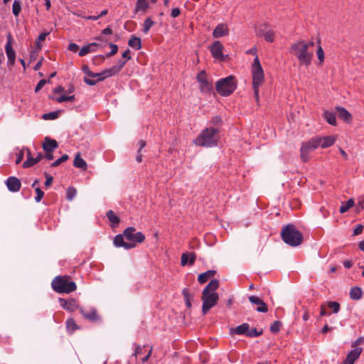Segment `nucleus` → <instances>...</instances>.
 I'll use <instances>...</instances> for the list:
<instances>
[{
    "label": "nucleus",
    "instance_id": "39448f33",
    "mask_svg": "<svg viewBox=\"0 0 364 364\" xmlns=\"http://www.w3.org/2000/svg\"><path fill=\"white\" fill-rule=\"evenodd\" d=\"M251 73L252 77V88L254 90V97L255 101L258 103L259 99V87L263 84L264 81V75L262 67L260 64L257 55H256L252 64Z\"/></svg>",
    "mask_w": 364,
    "mask_h": 364
},
{
    "label": "nucleus",
    "instance_id": "72a5a7b5",
    "mask_svg": "<svg viewBox=\"0 0 364 364\" xmlns=\"http://www.w3.org/2000/svg\"><path fill=\"white\" fill-rule=\"evenodd\" d=\"M182 294H183L186 306L188 308H191V298H192V295H191L189 289L187 288L183 289Z\"/></svg>",
    "mask_w": 364,
    "mask_h": 364
},
{
    "label": "nucleus",
    "instance_id": "49530a36",
    "mask_svg": "<svg viewBox=\"0 0 364 364\" xmlns=\"http://www.w3.org/2000/svg\"><path fill=\"white\" fill-rule=\"evenodd\" d=\"M68 159V156L67 154L63 155L60 158L55 160L54 162L51 164L52 167H56L59 166L61 163L66 161Z\"/></svg>",
    "mask_w": 364,
    "mask_h": 364
},
{
    "label": "nucleus",
    "instance_id": "9b49d317",
    "mask_svg": "<svg viewBox=\"0 0 364 364\" xmlns=\"http://www.w3.org/2000/svg\"><path fill=\"white\" fill-rule=\"evenodd\" d=\"M196 79L199 83V90L202 93H210L213 91V82L208 80L207 74L204 70L200 71L197 75Z\"/></svg>",
    "mask_w": 364,
    "mask_h": 364
},
{
    "label": "nucleus",
    "instance_id": "4be33fe9",
    "mask_svg": "<svg viewBox=\"0 0 364 364\" xmlns=\"http://www.w3.org/2000/svg\"><path fill=\"white\" fill-rule=\"evenodd\" d=\"M196 255L194 252H186L181 255V264L185 266L186 264L193 265L196 261Z\"/></svg>",
    "mask_w": 364,
    "mask_h": 364
},
{
    "label": "nucleus",
    "instance_id": "2eb2a0df",
    "mask_svg": "<svg viewBox=\"0 0 364 364\" xmlns=\"http://www.w3.org/2000/svg\"><path fill=\"white\" fill-rule=\"evenodd\" d=\"M80 311L83 317L90 321H96L100 319L97 310L94 307L80 308Z\"/></svg>",
    "mask_w": 364,
    "mask_h": 364
},
{
    "label": "nucleus",
    "instance_id": "ddd939ff",
    "mask_svg": "<svg viewBox=\"0 0 364 364\" xmlns=\"http://www.w3.org/2000/svg\"><path fill=\"white\" fill-rule=\"evenodd\" d=\"M317 147H321L326 149L331 146L336 141V139L333 136H316L314 137Z\"/></svg>",
    "mask_w": 364,
    "mask_h": 364
},
{
    "label": "nucleus",
    "instance_id": "a18cd8bd",
    "mask_svg": "<svg viewBox=\"0 0 364 364\" xmlns=\"http://www.w3.org/2000/svg\"><path fill=\"white\" fill-rule=\"evenodd\" d=\"M282 326V323L279 321H274L270 326V331L273 333H277L279 331Z\"/></svg>",
    "mask_w": 364,
    "mask_h": 364
},
{
    "label": "nucleus",
    "instance_id": "9d476101",
    "mask_svg": "<svg viewBox=\"0 0 364 364\" xmlns=\"http://www.w3.org/2000/svg\"><path fill=\"white\" fill-rule=\"evenodd\" d=\"M317 144L315 142L314 137L309 141L303 142L300 149V157L303 162H306L310 159V154L316 149Z\"/></svg>",
    "mask_w": 364,
    "mask_h": 364
},
{
    "label": "nucleus",
    "instance_id": "412c9836",
    "mask_svg": "<svg viewBox=\"0 0 364 364\" xmlns=\"http://www.w3.org/2000/svg\"><path fill=\"white\" fill-rule=\"evenodd\" d=\"M58 146V142L53 139L46 137L43 144V149L44 151L53 152V151Z\"/></svg>",
    "mask_w": 364,
    "mask_h": 364
},
{
    "label": "nucleus",
    "instance_id": "4d7b16f0",
    "mask_svg": "<svg viewBox=\"0 0 364 364\" xmlns=\"http://www.w3.org/2000/svg\"><path fill=\"white\" fill-rule=\"evenodd\" d=\"M68 48L71 52L76 53L79 50V46L75 43H71L69 44Z\"/></svg>",
    "mask_w": 364,
    "mask_h": 364
},
{
    "label": "nucleus",
    "instance_id": "f704fd0d",
    "mask_svg": "<svg viewBox=\"0 0 364 364\" xmlns=\"http://www.w3.org/2000/svg\"><path fill=\"white\" fill-rule=\"evenodd\" d=\"M354 205V201L353 199L348 200L346 203L343 204L340 207V213H344L348 211L351 207Z\"/></svg>",
    "mask_w": 364,
    "mask_h": 364
},
{
    "label": "nucleus",
    "instance_id": "dca6fc26",
    "mask_svg": "<svg viewBox=\"0 0 364 364\" xmlns=\"http://www.w3.org/2000/svg\"><path fill=\"white\" fill-rule=\"evenodd\" d=\"M7 188L11 192H18L21 187V181L15 176H9L5 181Z\"/></svg>",
    "mask_w": 364,
    "mask_h": 364
},
{
    "label": "nucleus",
    "instance_id": "8fccbe9b",
    "mask_svg": "<svg viewBox=\"0 0 364 364\" xmlns=\"http://www.w3.org/2000/svg\"><path fill=\"white\" fill-rule=\"evenodd\" d=\"M36 196L35 200L37 203L40 202L44 196V192L38 187H36Z\"/></svg>",
    "mask_w": 364,
    "mask_h": 364
},
{
    "label": "nucleus",
    "instance_id": "79ce46f5",
    "mask_svg": "<svg viewBox=\"0 0 364 364\" xmlns=\"http://www.w3.org/2000/svg\"><path fill=\"white\" fill-rule=\"evenodd\" d=\"M77 191L73 187H69L66 193V198L68 200H72L76 196Z\"/></svg>",
    "mask_w": 364,
    "mask_h": 364
},
{
    "label": "nucleus",
    "instance_id": "864d4df0",
    "mask_svg": "<svg viewBox=\"0 0 364 364\" xmlns=\"http://www.w3.org/2000/svg\"><path fill=\"white\" fill-rule=\"evenodd\" d=\"M145 348V346H144L143 347L139 346V345H136V348H135V351L133 354V355H134L135 357L141 355L143 353V348Z\"/></svg>",
    "mask_w": 364,
    "mask_h": 364
},
{
    "label": "nucleus",
    "instance_id": "a211bd4d",
    "mask_svg": "<svg viewBox=\"0 0 364 364\" xmlns=\"http://www.w3.org/2000/svg\"><path fill=\"white\" fill-rule=\"evenodd\" d=\"M229 34V28L227 24L219 23L213 30V36L215 38L226 36Z\"/></svg>",
    "mask_w": 364,
    "mask_h": 364
},
{
    "label": "nucleus",
    "instance_id": "c756f323",
    "mask_svg": "<svg viewBox=\"0 0 364 364\" xmlns=\"http://www.w3.org/2000/svg\"><path fill=\"white\" fill-rule=\"evenodd\" d=\"M66 328L70 333H73L79 326L73 318H69L66 321Z\"/></svg>",
    "mask_w": 364,
    "mask_h": 364
},
{
    "label": "nucleus",
    "instance_id": "f8f14e48",
    "mask_svg": "<svg viewBox=\"0 0 364 364\" xmlns=\"http://www.w3.org/2000/svg\"><path fill=\"white\" fill-rule=\"evenodd\" d=\"M13 38L9 33L7 36V41L5 46V51L8 58V65H14L16 59V53L12 48Z\"/></svg>",
    "mask_w": 364,
    "mask_h": 364
},
{
    "label": "nucleus",
    "instance_id": "5701e85b",
    "mask_svg": "<svg viewBox=\"0 0 364 364\" xmlns=\"http://www.w3.org/2000/svg\"><path fill=\"white\" fill-rule=\"evenodd\" d=\"M336 109L339 118L343 119L346 122L351 121L352 115L347 109L341 107H337Z\"/></svg>",
    "mask_w": 364,
    "mask_h": 364
},
{
    "label": "nucleus",
    "instance_id": "5fc2aeb1",
    "mask_svg": "<svg viewBox=\"0 0 364 364\" xmlns=\"http://www.w3.org/2000/svg\"><path fill=\"white\" fill-rule=\"evenodd\" d=\"M211 124H213V125H218L220 124H221L222 122V119L220 116H215L213 117L212 119H211V121H210Z\"/></svg>",
    "mask_w": 364,
    "mask_h": 364
},
{
    "label": "nucleus",
    "instance_id": "f3484780",
    "mask_svg": "<svg viewBox=\"0 0 364 364\" xmlns=\"http://www.w3.org/2000/svg\"><path fill=\"white\" fill-rule=\"evenodd\" d=\"M60 306L68 311H74L78 309V304L75 299H70L68 300L64 299H59Z\"/></svg>",
    "mask_w": 364,
    "mask_h": 364
},
{
    "label": "nucleus",
    "instance_id": "473e14b6",
    "mask_svg": "<svg viewBox=\"0 0 364 364\" xmlns=\"http://www.w3.org/2000/svg\"><path fill=\"white\" fill-rule=\"evenodd\" d=\"M323 116L328 124L331 125H336V119L334 113L326 111L324 112Z\"/></svg>",
    "mask_w": 364,
    "mask_h": 364
},
{
    "label": "nucleus",
    "instance_id": "603ef678",
    "mask_svg": "<svg viewBox=\"0 0 364 364\" xmlns=\"http://www.w3.org/2000/svg\"><path fill=\"white\" fill-rule=\"evenodd\" d=\"M127 61L126 60H119L117 65H114L117 73H119V71L124 68L125 65Z\"/></svg>",
    "mask_w": 364,
    "mask_h": 364
},
{
    "label": "nucleus",
    "instance_id": "338daca9",
    "mask_svg": "<svg viewBox=\"0 0 364 364\" xmlns=\"http://www.w3.org/2000/svg\"><path fill=\"white\" fill-rule=\"evenodd\" d=\"M122 58L127 59V60H129L131 59V55H130V50L129 49L126 50L123 53H122Z\"/></svg>",
    "mask_w": 364,
    "mask_h": 364
},
{
    "label": "nucleus",
    "instance_id": "69168bd1",
    "mask_svg": "<svg viewBox=\"0 0 364 364\" xmlns=\"http://www.w3.org/2000/svg\"><path fill=\"white\" fill-rule=\"evenodd\" d=\"M330 314H331L330 313L326 312V309H325V305L322 304L321 306L320 316H323L330 315Z\"/></svg>",
    "mask_w": 364,
    "mask_h": 364
},
{
    "label": "nucleus",
    "instance_id": "cd10ccee",
    "mask_svg": "<svg viewBox=\"0 0 364 364\" xmlns=\"http://www.w3.org/2000/svg\"><path fill=\"white\" fill-rule=\"evenodd\" d=\"M37 164L36 158L31 156V153L29 149L27 150V159L23 162V167L26 168L31 167Z\"/></svg>",
    "mask_w": 364,
    "mask_h": 364
},
{
    "label": "nucleus",
    "instance_id": "f257e3e1",
    "mask_svg": "<svg viewBox=\"0 0 364 364\" xmlns=\"http://www.w3.org/2000/svg\"><path fill=\"white\" fill-rule=\"evenodd\" d=\"M145 240V235L141 232H136L133 227L126 228L123 234L117 235L114 238V244L116 247H123L126 250H130L136 246V243H141Z\"/></svg>",
    "mask_w": 364,
    "mask_h": 364
},
{
    "label": "nucleus",
    "instance_id": "1a4fd4ad",
    "mask_svg": "<svg viewBox=\"0 0 364 364\" xmlns=\"http://www.w3.org/2000/svg\"><path fill=\"white\" fill-rule=\"evenodd\" d=\"M360 345L364 346V336L358 338L351 343V347L353 349L348 353L343 361L344 364H354L355 361L359 358L363 352V348L359 347Z\"/></svg>",
    "mask_w": 364,
    "mask_h": 364
},
{
    "label": "nucleus",
    "instance_id": "a878e982",
    "mask_svg": "<svg viewBox=\"0 0 364 364\" xmlns=\"http://www.w3.org/2000/svg\"><path fill=\"white\" fill-rule=\"evenodd\" d=\"M249 328H250V325L247 323H244L237 326L234 329H232V331L237 335L247 336V333H248Z\"/></svg>",
    "mask_w": 364,
    "mask_h": 364
},
{
    "label": "nucleus",
    "instance_id": "423d86ee",
    "mask_svg": "<svg viewBox=\"0 0 364 364\" xmlns=\"http://www.w3.org/2000/svg\"><path fill=\"white\" fill-rule=\"evenodd\" d=\"M282 240L291 247H296L303 242V235L292 224L284 226L281 232Z\"/></svg>",
    "mask_w": 364,
    "mask_h": 364
},
{
    "label": "nucleus",
    "instance_id": "e2e57ef3",
    "mask_svg": "<svg viewBox=\"0 0 364 364\" xmlns=\"http://www.w3.org/2000/svg\"><path fill=\"white\" fill-rule=\"evenodd\" d=\"M363 227L361 225H358L353 230V235H358L363 232Z\"/></svg>",
    "mask_w": 364,
    "mask_h": 364
},
{
    "label": "nucleus",
    "instance_id": "37998d69",
    "mask_svg": "<svg viewBox=\"0 0 364 364\" xmlns=\"http://www.w3.org/2000/svg\"><path fill=\"white\" fill-rule=\"evenodd\" d=\"M140 147L138 149V154L136 157V160L137 162L141 163L142 161V154H141V151L142 149L146 146V141L144 140H140L139 142Z\"/></svg>",
    "mask_w": 364,
    "mask_h": 364
},
{
    "label": "nucleus",
    "instance_id": "f03ea898",
    "mask_svg": "<svg viewBox=\"0 0 364 364\" xmlns=\"http://www.w3.org/2000/svg\"><path fill=\"white\" fill-rule=\"evenodd\" d=\"M218 287V280L212 279L203 289L201 296L203 301L202 311L203 315H205L211 308L217 304L219 300V296L215 291Z\"/></svg>",
    "mask_w": 364,
    "mask_h": 364
},
{
    "label": "nucleus",
    "instance_id": "20e7f679",
    "mask_svg": "<svg viewBox=\"0 0 364 364\" xmlns=\"http://www.w3.org/2000/svg\"><path fill=\"white\" fill-rule=\"evenodd\" d=\"M218 128L208 127L203 129L194 140V144L199 146L213 147L218 146L219 141Z\"/></svg>",
    "mask_w": 364,
    "mask_h": 364
},
{
    "label": "nucleus",
    "instance_id": "4468645a",
    "mask_svg": "<svg viewBox=\"0 0 364 364\" xmlns=\"http://www.w3.org/2000/svg\"><path fill=\"white\" fill-rule=\"evenodd\" d=\"M224 49L223 45L218 41H215L210 47V51L215 59L224 60L225 58L223 53Z\"/></svg>",
    "mask_w": 364,
    "mask_h": 364
},
{
    "label": "nucleus",
    "instance_id": "6e6d98bb",
    "mask_svg": "<svg viewBox=\"0 0 364 364\" xmlns=\"http://www.w3.org/2000/svg\"><path fill=\"white\" fill-rule=\"evenodd\" d=\"M49 33V32L41 33L37 38L36 43L38 44L40 42L44 41L46 36H48Z\"/></svg>",
    "mask_w": 364,
    "mask_h": 364
},
{
    "label": "nucleus",
    "instance_id": "7c9ffc66",
    "mask_svg": "<svg viewBox=\"0 0 364 364\" xmlns=\"http://www.w3.org/2000/svg\"><path fill=\"white\" fill-rule=\"evenodd\" d=\"M118 73L116 70L115 68L112 66V68L109 69L104 70L102 72H101V75H104V76L102 78H98V80H103L104 79L111 77L113 75H117Z\"/></svg>",
    "mask_w": 364,
    "mask_h": 364
},
{
    "label": "nucleus",
    "instance_id": "680f3d73",
    "mask_svg": "<svg viewBox=\"0 0 364 364\" xmlns=\"http://www.w3.org/2000/svg\"><path fill=\"white\" fill-rule=\"evenodd\" d=\"M180 14H181L180 9L178 8H175L171 10V16L173 18H176L180 15Z\"/></svg>",
    "mask_w": 364,
    "mask_h": 364
},
{
    "label": "nucleus",
    "instance_id": "6ab92c4d",
    "mask_svg": "<svg viewBox=\"0 0 364 364\" xmlns=\"http://www.w3.org/2000/svg\"><path fill=\"white\" fill-rule=\"evenodd\" d=\"M250 301L257 306L256 310L259 312L266 313L268 311L267 304L259 297L255 296H250L249 297Z\"/></svg>",
    "mask_w": 364,
    "mask_h": 364
},
{
    "label": "nucleus",
    "instance_id": "c03bdc74",
    "mask_svg": "<svg viewBox=\"0 0 364 364\" xmlns=\"http://www.w3.org/2000/svg\"><path fill=\"white\" fill-rule=\"evenodd\" d=\"M262 334V330H261L260 331H258L255 328H253L251 329L249 328L247 336L250 337V338H255V337H258Z\"/></svg>",
    "mask_w": 364,
    "mask_h": 364
},
{
    "label": "nucleus",
    "instance_id": "0eeeda50",
    "mask_svg": "<svg viewBox=\"0 0 364 364\" xmlns=\"http://www.w3.org/2000/svg\"><path fill=\"white\" fill-rule=\"evenodd\" d=\"M69 276L55 277L51 283L53 289L59 294H69L76 290L77 286L74 282L69 281Z\"/></svg>",
    "mask_w": 364,
    "mask_h": 364
},
{
    "label": "nucleus",
    "instance_id": "2f4dec72",
    "mask_svg": "<svg viewBox=\"0 0 364 364\" xmlns=\"http://www.w3.org/2000/svg\"><path fill=\"white\" fill-rule=\"evenodd\" d=\"M107 218L113 225H117L119 223V218L113 210H109L107 213Z\"/></svg>",
    "mask_w": 364,
    "mask_h": 364
},
{
    "label": "nucleus",
    "instance_id": "052dcab7",
    "mask_svg": "<svg viewBox=\"0 0 364 364\" xmlns=\"http://www.w3.org/2000/svg\"><path fill=\"white\" fill-rule=\"evenodd\" d=\"M45 175H46V182H45V186L46 187H48V186H50L51 185V183L53 182V178L51 176H49L47 173H45Z\"/></svg>",
    "mask_w": 364,
    "mask_h": 364
},
{
    "label": "nucleus",
    "instance_id": "3c124183",
    "mask_svg": "<svg viewBox=\"0 0 364 364\" xmlns=\"http://www.w3.org/2000/svg\"><path fill=\"white\" fill-rule=\"evenodd\" d=\"M47 82L48 81L46 80H44V79L41 80L38 82V84H37V85H36V87L35 88V92H39L41 90V89L47 83Z\"/></svg>",
    "mask_w": 364,
    "mask_h": 364
},
{
    "label": "nucleus",
    "instance_id": "aec40b11",
    "mask_svg": "<svg viewBox=\"0 0 364 364\" xmlns=\"http://www.w3.org/2000/svg\"><path fill=\"white\" fill-rule=\"evenodd\" d=\"M100 47V45L97 43H91L85 46H83L79 51V55L82 57L90 53L96 52L98 48Z\"/></svg>",
    "mask_w": 364,
    "mask_h": 364
},
{
    "label": "nucleus",
    "instance_id": "7ed1b4c3",
    "mask_svg": "<svg viewBox=\"0 0 364 364\" xmlns=\"http://www.w3.org/2000/svg\"><path fill=\"white\" fill-rule=\"evenodd\" d=\"M310 46H314L313 41L306 43L304 41H300L291 47L290 52L298 58L301 65L309 66L311 63L313 53L308 51Z\"/></svg>",
    "mask_w": 364,
    "mask_h": 364
},
{
    "label": "nucleus",
    "instance_id": "a19ab883",
    "mask_svg": "<svg viewBox=\"0 0 364 364\" xmlns=\"http://www.w3.org/2000/svg\"><path fill=\"white\" fill-rule=\"evenodd\" d=\"M55 100L58 103H61L63 102H73L75 100V95H70V96L61 95L58 97H56Z\"/></svg>",
    "mask_w": 364,
    "mask_h": 364
},
{
    "label": "nucleus",
    "instance_id": "774afa93",
    "mask_svg": "<svg viewBox=\"0 0 364 364\" xmlns=\"http://www.w3.org/2000/svg\"><path fill=\"white\" fill-rule=\"evenodd\" d=\"M151 353H152V348H151L147 353V355L146 356H144V358H141V361L142 363H145L146 362L149 358H150L151 355Z\"/></svg>",
    "mask_w": 364,
    "mask_h": 364
},
{
    "label": "nucleus",
    "instance_id": "0e129e2a",
    "mask_svg": "<svg viewBox=\"0 0 364 364\" xmlns=\"http://www.w3.org/2000/svg\"><path fill=\"white\" fill-rule=\"evenodd\" d=\"M147 6V3L145 0H141V3L139 4H137V7L139 9H146Z\"/></svg>",
    "mask_w": 364,
    "mask_h": 364
},
{
    "label": "nucleus",
    "instance_id": "de8ad7c7",
    "mask_svg": "<svg viewBox=\"0 0 364 364\" xmlns=\"http://www.w3.org/2000/svg\"><path fill=\"white\" fill-rule=\"evenodd\" d=\"M111 51L106 54L107 58L114 55L118 51V46L116 44L110 43Z\"/></svg>",
    "mask_w": 364,
    "mask_h": 364
},
{
    "label": "nucleus",
    "instance_id": "6e6552de",
    "mask_svg": "<svg viewBox=\"0 0 364 364\" xmlns=\"http://www.w3.org/2000/svg\"><path fill=\"white\" fill-rule=\"evenodd\" d=\"M237 87V81L232 75L220 79L215 83V90L222 96L230 95Z\"/></svg>",
    "mask_w": 364,
    "mask_h": 364
},
{
    "label": "nucleus",
    "instance_id": "13d9d810",
    "mask_svg": "<svg viewBox=\"0 0 364 364\" xmlns=\"http://www.w3.org/2000/svg\"><path fill=\"white\" fill-rule=\"evenodd\" d=\"M24 157V154H23V151H20L17 154H16V164H20L23 159Z\"/></svg>",
    "mask_w": 364,
    "mask_h": 364
},
{
    "label": "nucleus",
    "instance_id": "e433bc0d",
    "mask_svg": "<svg viewBox=\"0 0 364 364\" xmlns=\"http://www.w3.org/2000/svg\"><path fill=\"white\" fill-rule=\"evenodd\" d=\"M262 35L267 42L272 43L274 40V33L272 30H268L265 32H263Z\"/></svg>",
    "mask_w": 364,
    "mask_h": 364
},
{
    "label": "nucleus",
    "instance_id": "bb28decb",
    "mask_svg": "<svg viewBox=\"0 0 364 364\" xmlns=\"http://www.w3.org/2000/svg\"><path fill=\"white\" fill-rule=\"evenodd\" d=\"M363 296V291L361 288L355 287L351 288L350 291V297L353 300H359Z\"/></svg>",
    "mask_w": 364,
    "mask_h": 364
},
{
    "label": "nucleus",
    "instance_id": "09e8293b",
    "mask_svg": "<svg viewBox=\"0 0 364 364\" xmlns=\"http://www.w3.org/2000/svg\"><path fill=\"white\" fill-rule=\"evenodd\" d=\"M316 54L319 60V63L322 64L324 61V52L321 46H318L316 50Z\"/></svg>",
    "mask_w": 364,
    "mask_h": 364
},
{
    "label": "nucleus",
    "instance_id": "bf43d9fd",
    "mask_svg": "<svg viewBox=\"0 0 364 364\" xmlns=\"http://www.w3.org/2000/svg\"><path fill=\"white\" fill-rule=\"evenodd\" d=\"M100 81V80H98V78L97 80H91L87 77L84 78V82L88 85H95L97 84V82Z\"/></svg>",
    "mask_w": 364,
    "mask_h": 364
},
{
    "label": "nucleus",
    "instance_id": "c9c22d12",
    "mask_svg": "<svg viewBox=\"0 0 364 364\" xmlns=\"http://www.w3.org/2000/svg\"><path fill=\"white\" fill-rule=\"evenodd\" d=\"M154 24V22L152 21L151 18H147L145 19L144 22V27H143V32L144 33H147L151 26H153Z\"/></svg>",
    "mask_w": 364,
    "mask_h": 364
},
{
    "label": "nucleus",
    "instance_id": "b1692460",
    "mask_svg": "<svg viewBox=\"0 0 364 364\" xmlns=\"http://www.w3.org/2000/svg\"><path fill=\"white\" fill-rule=\"evenodd\" d=\"M216 272L215 270H208L205 272L200 274L198 277V281L200 284L205 283L209 279L213 277Z\"/></svg>",
    "mask_w": 364,
    "mask_h": 364
},
{
    "label": "nucleus",
    "instance_id": "393cba45",
    "mask_svg": "<svg viewBox=\"0 0 364 364\" xmlns=\"http://www.w3.org/2000/svg\"><path fill=\"white\" fill-rule=\"evenodd\" d=\"M73 165L75 167L81 168L84 171L86 170L87 167L86 161L80 157V154H77L75 156L73 161Z\"/></svg>",
    "mask_w": 364,
    "mask_h": 364
},
{
    "label": "nucleus",
    "instance_id": "58836bf2",
    "mask_svg": "<svg viewBox=\"0 0 364 364\" xmlns=\"http://www.w3.org/2000/svg\"><path fill=\"white\" fill-rule=\"evenodd\" d=\"M326 306L332 309L333 312L336 314L340 310V304L337 301H328Z\"/></svg>",
    "mask_w": 364,
    "mask_h": 364
},
{
    "label": "nucleus",
    "instance_id": "c85d7f7f",
    "mask_svg": "<svg viewBox=\"0 0 364 364\" xmlns=\"http://www.w3.org/2000/svg\"><path fill=\"white\" fill-rule=\"evenodd\" d=\"M128 45L135 50H140L141 48V39L136 36H132L128 41Z\"/></svg>",
    "mask_w": 364,
    "mask_h": 364
},
{
    "label": "nucleus",
    "instance_id": "4c0bfd02",
    "mask_svg": "<svg viewBox=\"0 0 364 364\" xmlns=\"http://www.w3.org/2000/svg\"><path fill=\"white\" fill-rule=\"evenodd\" d=\"M21 2L18 0H14L12 7V12L15 16H18L21 12Z\"/></svg>",
    "mask_w": 364,
    "mask_h": 364
},
{
    "label": "nucleus",
    "instance_id": "ea45409f",
    "mask_svg": "<svg viewBox=\"0 0 364 364\" xmlns=\"http://www.w3.org/2000/svg\"><path fill=\"white\" fill-rule=\"evenodd\" d=\"M59 112H52L46 113L42 116V118L45 120H53L58 117Z\"/></svg>",
    "mask_w": 364,
    "mask_h": 364
}]
</instances>
